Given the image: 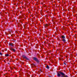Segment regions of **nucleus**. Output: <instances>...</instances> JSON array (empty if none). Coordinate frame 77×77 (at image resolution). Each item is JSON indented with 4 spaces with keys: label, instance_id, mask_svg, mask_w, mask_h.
<instances>
[{
    "label": "nucleus",
    "instance_id": "nucleus-21",
    "mask_svg": "<svg viewBox=\"0 0 77 77\" xmlns=\"http://www.w3.org/2000/svg\"><path fill=\"white\" fill-rule=\"evenodd\" d=\"M76 56H77V54H76Z\"/></svg>",
    "mask_w": 77,
    "mask_h": 77
},
{
    "label": "nucleus",
    "instance_id": "nucleus-14",
    "mask_svg": "<svg viewBox=\"0 0 77 77\" xmlns=\"http://www.w3.org/2000/svg\"><path fill=\"white\" fill-rule=\"evenodd\" d=\"M64 77H68V76H67V75H65L64 76Z\"/></svg>",
    "mask_w": 77,
    "mask_h": 77
},
{
    "label": "nucleus",
    "instance_id": "nucleus-7",
    "mask_svg": "<svg viewBox=\"0 0 77 77\" xmlns=\"http://www.w3.org/2000/svg\"><path fill=\"white\" fill-rule=\"evenodd\" d=\"M61 38L63 39H65V36H64L63 35H62V36H61Z\"/></svg>",
    "mask_w": 77,
    "mask_h": 77
},
{
    "label": "nucleus",
    "instance_id": "nucleus-17",
    "mask_svg": "<svg viewBox=\"0 0 77 77\" xmlns=\"http://www.w3.org/2000/svg\"><path fill=\"white\" fill-rule=\"evenodd\" d=\"M40 21H42V20H40Z\"/></svg>",
    "mask_w": 77,
    "mask_h": 77
},
{
    "label": "nucleus",
    "instance_id": "nucleus-11",
    "mask_svg": "<svg viewBox=\"0 0 77 77\" xmlns=\"http://www.w3.org/2000/svg\"><path fill=\"white\" fill-rule=\"evenodd\" d=\"M5 56H6V57H8L9 56V54H5Z\"/></svg>",
    "mask_w": 77,
    "mask_h": 77
},
{
    "label": "nucleus",
    "instance_id": "nucleus-9",
    "mask_svg": "<svg viewBox=\"0 0 77 77\" xmlns=\"http://www.w3.org/2000/svg\"><path fill=\"white\" fill-rule=\"evenodd\" d=\"M11 50H12V51H14V52H15V50L14 49H11Z\"/></svg>",
    "mask_w": 77,
    "mask_h": 77
},
{
    "label": "nucleus",
    "instance_id": "nucleus-19",
    "mask_svg": "<svg viewBox=\"0 0 77 77\" xmlns=\"http://www.w3.org/2000/svg\"><path fill=\"white\" fill-rule=\"evenodd\" d=\"M21 23H22V24H23V23H22V22H21Z\"/></svg>",
    "mask_w": 77,
    "mask_h": 77
},
{
    "label": "nucleus",
    "instance_id": "nucleus-16",
    "mask_svg": "<svg viewBox=\"0 0 77 77\" xmlns=\"http://www.w3.org/2000/svg\"><path fill=\"white\" fill-rule=\"evenodd\" d=\"M61 77H65V76H62Z\"/></svg>",
    "mask_w": 77,
    "mask_h": 77
},
{
    "label": "nucleus",
    "instance_id": "nucleus-2",
    "mask_svg": "<svg viewBox=\"0 0 77 77\" xmlns=\"http://www.w3.org/2000/svg\"><path fill=\"white\" fill-rule=\"evenodd\" d=\"M33 59L34 60H35V61H36L37 62H39V61L38 60V59L37 58L34 57Z\"/></svg>",
    "mask_w": 77,
    "mask_h": 77
},
{
    "label": "nucleus",
    "instance_id": "nucleus-1",
    "mask_svg": "<svg viewBox=\"0 0 77 77\" xmlns=\"http://www.w3.org/2000/svg\"><path fill=\"white\" fill-rule=\"evenodd\" d=\"M22 57H23V58L25 59H26V60H29V58H27V57H26V56L24 55L22 56Z\"/></svg>",
    "mask_w": 77,
    "mask_h": 77
},
{
    "label": "nucleus",
    "instance_id": "nucleus-22",
    "mask_svg": "<svg viewBox=\"0 0 77 77\" xmlns=\"http://www.w3.org/2000/svg\"><path fill=\"white\" fill-rule=\"evenodd\" d=\"M64 64H65V63H64Z\"/></svg>",
    "mask_w": 77,
    "mask_h": 77
},
{
    "label": "nucleus",
    "instance_id": "nucleus-8",
    "mask_svg": "<svg viewBox=\"0 0 77 77\" xmlns=\"http://www.w3.org/2000/svg\"><path fill=\"white\" fill-rule=\"evenodd\" d=\"M63 41V42H66V40H65V39H63L62 40Z\"/></svg>",
    "mask_w": 77,
    "mask_h": 77
},
{
    "label": "nucleus",
    "instance_id": "nucleus-4",
    "mask_svg": "<svg viewBox=\"0 0 77 77\" xmlns=\"http://www.w3.org/2000/svg\"><path fill=\"white\" fill-rule=\"evenodd\" d=\"M49 25L47 24H45V28H47V27H48Z\"/></svg>",
    "mask_w": 77,
    "mask_h": 77
},
{
    "label": "nucleus",
    "instance_id": "nucleus-20",
    "mask_svg": "<svg viewBox=\"0 0 77 77\" xmlns=\"http://www.w3.org/2000/svg\"><path fill=\"white\" fill-rule=\"evenodd\" d=\"M40 71H41V70H40Z\"/></svg>",
    "mask_w": 77,
    "mask_h": 77
},
{
    "label": "nucleus",
    "instance_id": "nucleus-6",
    "mask_svg": "<svg viewBox=\"0 0 77 77\" xmlns=\"http://www.w3.org/2000/svg\"><path fill=\"white\" fill-rule=\"evenodd\" d=\"M57 75H58V77H60V74L59 73H57Z\"/></svg>",
    "mask_w": 77,
    "mask_h": 77
},
{
    "label": "nucleus",
    "instance_id": "nucleus-10",
    "mask_svg": "<svg viewBox=\"0 0 77 77\" xmlns=\"http://www.w3.org/2000/svg\"><path fill=\"white\" fill-rule=\"evenodd\" d=\"M9 45H11L12 46H13V44H12V43H10Z\"/></svg>",
    "mask_w": 77,
    "mask_h": 77
},
{
    "label": "nucleus",
    "instance_id": "nucleus-12",
    "mask_svg": "<svg viewBox=\"0 0 77 77\" xmlns=\"http://www.w3.org/2000/svg\"><path fill=\"white\" fill-rule=\"evenodd\" d=\"M46 68H47V69H49V66L47 65L46 66Z\"/></svg>",
    "mask_w": 77,
    "mask_h": 77
},
{
    "label": "nucleus",
    "instance_id": "nucleus-13",
    "mask_svg": "<svg viewBox=\"0 0 77 77\" xmlns=\"http://www.w3.org/2000/svg\"><path fill=\"white\" fill-rule=\"evenodd\" d=\"M32 65L33 66H36V65L34 64H33Z\"/></svg>",
    "mask_w": 77,
    "mask_h": 77
},
{
    "label": "nucleus",
    "instance_id": "nucleus-5",
    "mask_svg": "<svg viewBox=\"0 0 77 77\" xmlns=\"http://www.w3.org/2000/svg\"><path fill=\"white\" fill-rule=\"evenodd\" d=\"M59 73L60 74L62 75H65V74L63 72H60Z\"/></svg>",
    "mask_w": 77,
    "mask_h": 77
},
{
    "label": "nucleus",
    "instance_id": "nucleus-18",
    "mask_svg": "<svg viewBox=\"0 0 77 77\" xmlns=\"http://www.w3.org/2000/svg\"><path fill=\"white\" fill-rule=\"evenodd\" d=\"M52 21H53V20H52Z\"/></svg>",
    "mask_w": 77,
    "mask_h": 77
},
{
    "label": "nucleus",
    "instance_id": "nucleus-15",
    "mask_svg": "<svg viewBox=\"0 0 77 77\" xmlns=\"http://www.w3.org/2000/svg\"><path fill=\"white\" fill-rule=\"evenodd\" d=\"M0 55H2V54L1 52H0Z\"/></svg>",
    "mask_w": 77,
    "mask_h": 77
},
{
    "label": "nucleus",
    "instance_id": "nucleus-3",
    "mask_svg": "<svg viewBox=\"0 0 77 77\" xmlns=\"http://www.w3.org/2000/svg\"><path fill=\"white\" fill-rule=\"evenodd\" d=\"M8 74H9L8 73H5V74H4V77H8Z\"/></svg>",
    "mask_w": 77,
    "mask_h": 77
}]
</instances>
